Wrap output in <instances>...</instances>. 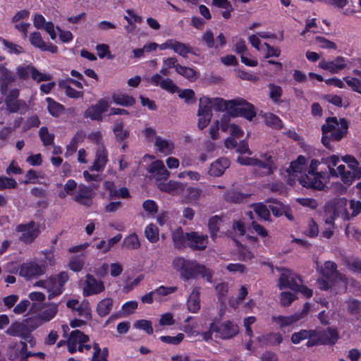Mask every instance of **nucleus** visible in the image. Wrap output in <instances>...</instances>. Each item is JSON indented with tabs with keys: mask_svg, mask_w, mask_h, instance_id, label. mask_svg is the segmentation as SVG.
Segmentation results:
<instances>
[{
	"mask_svg": "<svg viewBox=\"0 0 361 361\" xmlns=\"http://www.w3.org/2000/svg\"><path fill=\"white\" fill-rule=\"evenodd\" d=\"M29 355L30 352L27 351V345L25 341L12 343L8 348L7 356L11 360L17 359L25 360Z\"/></svg>",
	"mask_w": 361,
	"mask_h": 361,
	"instance_id": "obj_19",
	"label": "nucleus"
},
{
	"mask_svg": "<svg viewBox=\"0 0 361 361\" xmlns=\"http://www.w3.org/2000/svg\"><path fill=\"white\" fill-rule=\"evenodd\" d=\"M202 194L200 188L196 187H188L186 190L185 198L188 202H193L198 200Z\"/></svg>",
	"mask_w": 361,
	"mask_h": 361,
	"instance_id": "obj_54",
	"label": "nucleus"
},
{
	"mask_svg": "<svg viewBox=\"0 0 361 361\" xmlns=\"http://www.w3.org/2000/svg\"><path fill=\"white\" fill-rule=\"evenodd\" d=\"M31 77L37 82L48 81L50 80L51 78V76L49 74L39 72L34 66L32 70Z\"/></svg>",
	"mask_w": 361,
	"mask_h": 361,
	"instance_id": "obj_63",
	"label": "nucleus"
},
{
	"mask_svg": "<svg viewBox=\"0 0 361 361\" xmlns=\"http://www.w3.org/2000/svg\"><path fill=\"white\" fill-rule=\"evenodd\" d=\"M184 337L183 334L179 333L176 336H161L159 338L165 343L178 345L183 340Z\"/></svg>",
	"mask_w": 361,
	"mask_h": 361,
	"instance_id": "obj_61",
	"label": "nucleus"
},
{
	"mask_svg": "<svg viewBox=\"0 0 361 361\" xmlns=\"http://www.w3.org/2000/svg\"><path fill=\"white\" fill-rule=\"evenodd\" d=\"M29 11L27 10H22L17 12L12 18V23L16 30L22 32L25 37L27 35V30L30 27V23H24L29 18Z\"/></svg>",
	"mask_w": 361,
	"mask_h": 361,
	"instance_id": "obj_25",
	"label": "nucleus"
},
{
	"mask_svg": "<svg viewBox=\"0 0 361 361\" xmlns=\"http://www.w3.org/2000/svg\"><path fill=\"white\" fill-rule=\"evenodd\" d=\"M188 245L195 250H204L208 244V236L198 232L187 233Z\"/></svg>",
	"mask_w": 361,
	"mask_h": 361,
	"instance_id": "obj_22",
	"label": "nucleus"
},
{
	"mask_svg": "<svg viewBox=\"0 0 361 361\" xmlns=\"http://www.w3.org/2000/svg\"><path fill=\"white\" fill-rule=\"evenodd\" d=\"M109 103L106 99H99L92 106V120L102 121V114L107 111Z\"/></svg>",
	"mask_w": 361,
	"mask_h": 361,
	"instance_id": "obj_30",
	"label": "nucleus"
},
{
	"mask_svg": "<svg viewBox=\"0 0 361 361\" xmlns=\"http://www.w3.org/2000/svg\"><path fill=\"white\" fill-rule=\"evenodd\" d=\"M44 258L39 261L31 260L23 263L19 268V274L30 279L44 275L49 266H53L55 264L54 255L51 250H45L42 252Z\"/></svg>",
	"mask_w": 361,
	"mask_h": 361,
	"instance_id": "obj_3",
	"label": "nucleus"
},
{
	"mask_svg": "<svg viewBox=\"0 0 361 361\" xmlns=\"http://www.w3.org/2000/svg\"><path fill=\"white\" fill-rule=\"evenodd\" d=\"M92 142L96 145L95 157L92 164V172H97L96 175L92 173V180H99L102 178V176L99 173L103 171L108 161V152L103 143V136L101 132L97 131L92 133Z\"/></svg>",
	"mask_w": 361,
	"mask_h": 361,
	"instance_id": "obj_5",
	"label": "nucleus"
},
{
	"mask_svg": "<svg viewBox=\"0 0 361 361\" xmlns=\"http://www.w3.org/2000/svg\"><path fill=\"white\" fill-rule=\"evenodd\" d=\"M113 132L118 141H123L129 136V132L123 129V123L122 121H118L113 128Z\"/></svg>",
	"mask_w": 361,
	"mask_h": 361,
	"instance_id": "obj_48",
	"label": "nucleus"
},
{
	"mask_svg": "<svg viewBox=\"0 0 361 361\" xmlns=\"http://www.w3.org/2000/svg\"><path fill=\"white\" fill-rule=\"evenodd\" d=\"M68 280V275L66 272L62 271L58 275L50 276L46 280H40L34 285L35 287H40L46 289L48 299L51 300L61 294L63 286Z\"/></svg>",
	"mask_w": 361,
	"mask_h": 361,
	"instance_id": "obj_7",
	"label": "nucleus"
},
{
	"mask_svg": "<svg viewBox=\"0 0 361 361\" xmlns=\"http://www.w3.org/2000/svg\"><path fill=\"white\" fill-rule=\"evenodd\" d=\"M6 333L12 336L20 337L25 341H28L30 333L23 321L21 322H13L7 329Z\"/></svg>",
	"mask_w": 361,
	"mask_h": 361,
	"instance_id": "obj_26",
	"label": "nucleus"
},
{
	"mask_svg": "<svg viewBox=\"0 0 361 361\" xmlns=\"http://www.w3.org/2000/svg\"><path fill=\"white\" fill-rule=\"evenodd\" d=\"M87 336L83 334L79 330L73 331L71 333L70 337L68 339V349L71 353H73L77 350V345H78V350L82 352L84 349L89 350V345H84L83 343L88 341Z\"/></svg>",
	"mask_w": 361,
	"mask_h": 361,
	"instance_id": "obj_16",
	"label": "nucleus"
},
{
	"mask_svg": "<svg viewBox=\"0 0 361 361\" xmlns=\"http://www.w3.org/2000/svg\"><path fill=\"white\" fill-rule=\"evenodd\" d=\"M174 269L180 273V277L185 281L200 275L208 282L212 281L213 274L205 266L198 264L196 261L185 259L183 257H176L172 262Z\"/></svg>",
	"mask_w": 361,
	"mask_h": 361,
	"instance_id": "obj_2",
	"label": "nucleus"
},
{
	"mask_svg": "<svg viewBox=\"0 0 361 361\" xmlns=\"http://www.w3.org/2000/svg\"><path fill=\"white\" fill-rule=\"evenodd\" d=\"M347 200L344 197L337 198L328 202L324 207V220L326 224L334 226L336 219L341 217L344 221L350 219L347 209Z\"/></svg>",
	"mask_w": 361,
	"mask_h": 361,
	"instance_id": "obj_6",
	"label": "nucleus"
},
{
	"mask_svg": "<svg viewBox=\"0 0 361 361\" xmlns=\"http://www.w3.org/2000/svg\"><path fill=\"white\" fill-rule=\"evenodd\" d=\"M338 339V334L334 329L314 331L312 340L307 342L308 347L316 345H333Z\"/></svg>",
	"mask_w": 361,
	"mask_h": 361,
	"instance_id": "obj_10",
	"label": "nucleus"
},
{
	"mask_svg": "<svg viewBox=\"0 0 361 361\" xmlns=\"http://www.w3.org/2000/svg\"><path fill=\"white\" fill-rule=\"evenodd\" d=\"M264 118L267 126L279 129L282 128V122L276 115L271 113H266L264 114Z\"/></svg>",
	"mask_w": 361,
	"mask_h": 361,
	"instance_id": "obj_55",
	"label": "nucleus"
},
{
	"mask_svg": "<svg viewBox=\"0 0 361 361\" xmlns=\"http://www.w3.org/2000/svg\"><path fill=\"white\" fill-rule=\"evenodd\" d=\"M77 183L73 180H68L64 185L63 190H61L59 193L60 198H65L68 195H71L73 191L76 188Z\"/></svg>",
	"mask_w": 361,
	"mask_h": 361,
	"instance_id": "obj_58",
	"label": "nucleus"
},
{
	"mask_svg": "<svg viewBox=\"0 0 361 361\" xmlns=\"http://www.w3.org/2000/svg\"><path fill=\"white\" fill-rule=\"evenodd\" d=\"M247 195L238 191L231 190L226 192L224 198L226 202L233 203H241L246 200Z\"/></svg>",
	"mask_w": 361,
	"mask_h": 361,
	"instance_id": "obj_45",
	"label": "nucleus"
},
{
	"mask_svg": "<svg viewBox=\"0 0 361 361\" xmlns=\"http://www.w3.org/2000/svg\"><path fill=\"white\" fill-rule=\"evenodd\" d=\"M201 115L212 117V106L209 97H203L200 99L197 116Z\"/></svg>",
	"mask_w": 361,
	"mask_h": 361,
	"instance_id": "obj_36",
	"label": "nucleus"
},
{
	"mask_svg": "<svg viewBox=\"0 0 361 361\" xmlns=\"http://www.w3.org/2000/svg\"><path fill=\"white\" fill-rule=\"evenodd\" d=\"M23 322L30 334L44 324L39 314L25 319Z\"/></svg>",
	"mask_w": 361,
	"mask_h": 361,
	"instance_id": "obj_50",
	"label": "nucleus"
},
{
	"mask_svg": "<svg viewBox=\"0 0 361 361\" xmlns=\"http://www.w3.org/2000/svg\"><path fill=\"white\" fill-rule=\"evenodd\" d=\"M39 135L44 145H49L53 143L54 136L49 133L46 127H42L39 129Z\"/></svg>",
	"mask_w": 361,
	"mask_h": 361,
	"instance_id": "obj_64",
	"label": "nucleus"
},
{
	"mask_svg": "<svg viewBox=\"0 0 361 361\" xmlns=\"http://www.w3.org/2000/svg\"><path fill=\"white\" fill-rule=\"evenodd\" d=\"M259 342L268 343L271 345H279L282 342V336L279 333H271L266 336H262L257 338Z\"/></svg>",
	"mask_w": 361,
	"mask_h": 361,
	"instance_id": "obj_46",
	"label": "nucleus"
},
{
	"mask_svg": "<svg viewBox=\"0 0 361 361\" xmlns=\"http://www.w3.org/2000/svg\"><path fill=\"white\" fill-rule=\"evenodd\" d=\"M186 184L174 180L159 183L158 189L171 195H179L185 190Z\"/></svg>",
	"mask_w": 361,
	"mask_h": 361,
	"instance_id": "obj_23",
	"label": "nucleus"
},
{
	"mask_svg": "<svg viewBox=\"0 0 361 361\" xmlns=\"http://www.w3.org/2000/svg\"><path fill=\"white\" fill-rule=\"evenodd\" d=\"M200 288H195L189 295L187 301L188 309L190 312L195 313L200 309Z\"/></svg>",
	"mask_w": 361,
	"mask_h": 361,
	"instance_id": "obj_31",
	"label": "nucleus"
},
{
	"mask_svg": "<svg viewBox=\"0 0 361 361\" xmlns=\"http://www.w3.org/2000/svg\"><path fill=\"white\" fill-rule=\"evenodd\" d=\"M255 212L257 216L265 221L269 220L270 213L269 209L262 203H257L253 206Z\"/></svg>",
	"mask_w": 361,
	"mask_h": 361,
	"instance_id": "obj_56",
	"label": "nucleus"
},
{
	"mask_svg": "<svg viewBox=\"0 0 361 361\" xmlns=\"http://www.w3.org/2000/svg\"><path fill=\"white\" fill-rule=\"evenodd\" d=\"M59 85L61 89L65 90L66 94L71 98H80L83 95L82 91L74 90L71 85H66V82H59Z\"/></svg>",
	"mask_w": 361,
	"mask_h": 361,
	"instance_id": "obj_57",
	"label": "nucleus"
},
{
	"mask_svg": "<svg viewBox=\"0 0 361 361\" xmlns=\"http://www.w3.org/2000/svg\"><path fill=\"white\" fill-rule=\"evenodd\" d=\"M233 105V109L237 112L240 116L245 118L249 121H252L256 116V111L254 106L242 98H235L230 102Z\"/></svg>",
	"mask_w": 361,
	"mask_h": 361,
	"instance_id": "obj_15",
	"label": "nucleus"
},
{
	"mask_svg": "<svg viewBox=\"0 0 361 361\" xmlns=\"http://www.w3.org/2000/svg\"><path fill=\"white\" fill-rule=\"evenodd\" d=\"M113 304V300L111 298H106L102 300L96 307L97 313L102 317L108 315L112 309Z\"/></svg>",
	"mask_w": 361,
	"mask_h": 361,
	"instance_id": "obj_35",
	"label": "nucleus"
},
{
	"mask_svg": "<svg viewBox=\"0 0 361 361\" xmlns=\"http://www.w3.org/2000/svg\"><path fill=\"white\" fill-rule=\"evenodd\" d=\"M210 331L216 332L221 338L229 339L238 334V327L233 322L226 321L219 325L212 323L210 325Z\"/></svg>",
	"mask_w": 361,
	"mask_h": 361,
	"instance_id": "obj_17",
	"label": "nucleus"
},
{
	"mask_svg": "<svg viewBox=\"0 0 361 361\" xmlns=\"http://www.w3.org/2000/svg\"><path fill=\"white\" fill-rule=\"evenodd\" d=\"M16 81L13 71L8 68V63H0V91L6 94L8 87Z\"/></svg>",
	"mask_w": 361,
	"mask_h": 361,
	"instance_id": "obj_21",
	"label": "nucleus"
},
{
	"mask_svg": "<svg viewBox=\"0 0 361 361\" xmlns=\"http://www.w3.org/2000/svg\"><path fill=\"white\" fill-rule=\"evenodd\" d=\"M6 110L9 113L25 114L27 109L28 106L26 102L22 99L8 100L5 101Z\"/></svg>",
	"mask_w": 361,
	"mask_h": 361,
	"instance_id": "obj_29",
	"label": "nucleus"
},
{
	"mask_svg": "<svg viewBox=\"0 0 361 361\" xmlns=\"http://www.w3.org/2000/svg\"><path fill=\"white\" fill-rule=\"evenodd\" d=\"M310 311V305L306 302L303 305L301 312H295L290 316H272L271 320L273 322L277 324L280 328H283L290 326L299 320L305 318Z\"/></svg>",
	"mask_w": 361,
	"mask_h": 361,
	"instance_id": "obj_14",
	"label": "nucleus"
},
{
	"mask_svg": "<svg viewBox=\"0 0 361 361\" xmlns=\"http://www.w3.org/2000/svg\"><path fill=\"white\" fill-rule=\"evenodd\" d=\"M71 75L73 78H66L63 80H60L59 82H66V85H71V84H73L78 88H82V85L85 82L82 75L75 70H72L71 71Z\"/></svg>",
	"mask_w": 361,
	"mask_h": 361,
	"instance_id": "obj_37",
	"label": "nucleus"
},
{
	"mask_svg": "<svg viewBox=\"0 0 361 361\" xmlns=\"http://www.w3.org/2000/svg\"><path fill=\"white\" fill-rule=\"evenodd\" d=\"M221 221V219L220 216L216 215L212 216L209 219L208 222V228L210 231L211 237L214 239L216 236V233L219 229V224Z\"/></svg>",
	"mask_w": 361,
	"mask_h": 361,
	"instance_id": "obj_52",
	"label": "nucleus"
},
{
	"mask_svg": "<svg viewBox=\"0 0 361 361\" xmlns=\"http://www.w3.org/2000/svg\"><path fill=\"white\" fill-rule=\"evenodd\" d=\"M319 66L324 70L329 71L331 73H337L347 66V60L343 56H337L334 60L326 61L322 60Z\"/></svg>",
	"mask_w": 361,
	"mask_h": 361,
	"instance_id": "obj_24",
	"label": "nucleus"
},
{
	"mask_svg": "<svg viewBox=\"0 0 361 361\" xmlns=\"http://www.w3.org/2000/svg\"><path fill=\"white\" fill-rule=\"evenodd\" d=\"M33 66L30 65H19L16 68V80H25L31 75Z\"/></svg>",
	"mask_w": 361,
	"mask_h": 361,
	"instance_id": "obj_43",
	"label": "nucleus"
},
{
	"mask_svg": "<svg viewBox=\"0 0 361 361\" xmlns=\"http://www.w3.org/2000/svg\"><path fill=\"white\" fill-rule=\"evenodd\" d=\"M154 146L159 152L169 155L174 150V144L172 141L162 138L160 136L155 137Z\"/></svg>",
	"mask_w": 361,
	"mask_h": 361,
	"instance_id": "obj_27",
	"label": "nucleus"
},
{
	"mask_svg": "<svg viewBox=\"0 0 361 361\" xmlns=\"http://www.w3.org/2000/svg\"><path fill=\"white\" fill-rule=\"evenodd\" d=\"M287 173L290 177L289 180L290 185H292L290 181L298 179L300 183L306 188L322 190L326 187L320 173H306V158L302 155H300L297 160L291 162L287 169Z\"/></svg>",
	"mask_w": 361,
	"mask_h": 361,
	"instance_id": "obj_1",
	"label": "nucleus"
},
{
	"mask_svg": "<svg viewBox=\"0 0 361 361\" xmlns=\"http://www.w3.org/2000/svg\"><path fill=\"white\" fill-rule=\"evenodd\" d=\"M277 270L281 273L278 284L279 289L290 288L293 290L300 287L301 279L295 273L283 267L277 268Z\"/></svg>",
	"mask_w": 361,
	"mask_h": 361,
	"instance_id": "obj_12",
	"label": "nucleus"
},
{
	"mask_svg": "<svg viewBox=\"0 0 361 361\" xmlns=\"http://www.w3.org/2000/svg\"><path fill=\"white\" fill-rule=\"evenodd\" d=\"M238 161L242 165L254 166L262 176L270 175L276 169L274 158L268 154L263 157L262 160L251 157H238Z\"/></svg>",
	"mask_w": 361,
	"mask_h": 361,
	"instance_id": "obj_9",
	"label": "nucleus"
},
{
	"mask_svg": "<svg viewBox=\"0 0 361 361\" xmlns=\"http://www.w3.org/2000/svg\"><path fill=\"white\" fill-rule=\"evenodd\" d=\"M230 166V161L227 158L222 157L213 162L209 168V174L213 176H221L225 170Z\"/></svg>",
	"mask_w": 361,
	"mask_h": 361,
	"instance_id": "obj_28",
	"label": "nucleus"
},
{
	"mask_svg": "<svg viewBox=\"0 0 361 361\" xmlns=\"http://www.w3.org/2000/svg\"><path fill=\"white\" fill-rule=\"evenodd\" d=\"M176 73L192 82L196 80L199 76L198 73L195 69L181 65L178 66Z\"/></svg>",
	"mask_w": 361,
	"mask_h": 361,
	"instance_id": "obj_40",
	"label": "nucleus"
},
{
	"mask_svg": "<svg viewBox=\"0 0 361 361\" xmlns=\"http://www.w3.org/2000/svg\"><path fill=\"white\" fill-rule=\"evenodd\" d=\"M112 100L115 104L123 106H130L135 103L134 97L121 92L114 93Z\"/></svg>",
	"mask_w": 361,
	"mask_h": 361,
	"instance_id": "obj_33",
	"label": "nucleus"
},
{
	"mask_svg": "<svg viewBox=\"0 0 361 361\" xmlns=\"http://www.w3.org/2000/svg\"><path fill=\"white\" fill-rule=\"evenodd\" d=\"M58 312V306L56 305H51L39 314L43 323L47 322L52 319Z\"/></svg>",
	"mask_w": 361,
	"mask_h": 361,
	"instance_id": "obj_47",
	"label": "nucleus"
},
{
	"mask_svg": "<svg viewBox=\"0 0 361 361\" xmlns=\"http://www.w3.org/2000/svg\"><path fill=\"white\" fill-rule=\"evenodd\" d=\"M145 235L152 243H155L159 239V231L155 224H149L145 228Z\"/></svg>",
	"mask_w": 361,
	"mask_h": 361,
	"instance_id": "obj_39",
	"label": "nucleus"
},
{
	"mask_svg": "<svg viewBox=\"0 0 361 361\" xmlns=\"http://www.w3.org/2000/svg\"><path fill=\"white\" fill-rule=\"evenodd\" d=\"M16 231L20 233V240L27 244L32 243L40 233L39 225L34 221L18 225Z\"/></svg>",
	"mask_w": 361,
	"mask_h": 361,
	"instance_id": "obj_11",
	"label": "nucleus"
},
{
	"mask_svg": "<svg viewBox=\"0 0 361 361\" xmlns=\"http://www.w3.org/2000/svg\"><path fill=\"white\" fill-rule=\"evenodd\" d=\"M348 125L345 119L340 118L339 121L336 118H329L325 124L322 126L323 145L328 149H331L330 141H339L346 133Z\"/></svg>",
	"mask_w": 361,
	"mask_h": 361,
	"instance_id": "obj_4",
	"label": "nucleus"
},
{
	"mask_svg": "<svg viewBox=\"0 0 361 361\" xmlns=\"http://www.w3.org/2000/svg\"><path fill=\"white\" fill-rule=\"evenodd\" d=\"M146 81L150 85L159 86L161 89L171 93H175L178 91V86L171 78H164L159 73H155L151 77L146 78Z\"/></svg>",
	"mask_w": 361,
	"mask_h": 361,
	"instance_id": "obj_20",
	"label": "nucleus"
},
{
	"mask_svg": "<svg viewBox=\"0 0 361 361\" xmlns=\"http://www.w3.org/2000/svg\"><path fill=\"white\" fill-rule=\"evenodd\" d=\"M231 100H224L222 98H212L210 99V102L212 106V109H214L218 111H223L226 109H233V105H231L229 102Z\"/></svg>",
	"mask_w": 361,
	"mask_h": 361,
	"instance_id": "obj_41",
	"label": "nucleus"
},
{
	"mask_svg": "<svg viewBox=\"0 0 361 361\" xmlns=\"http://www.w3.org/2000/svg\"><path fill=\"white\" fill-rule=\"evenodd\" d=\"M47 109L49 113L55 117L59 116L64 110L62 104L56 102L51 97H47Z\"/></svg>",
	"mask_w": 361,
	"mask_h": 361,
	"instance_id": "obj_42",
	"label": "nucleus"
},
{
	"mask_svg": "<svg viewBox=\"0 0 361 361\" xmlns=\"http://www.w3.org/2000/svg\"><path fill=\"white\" fill-rule=\"evenodd\" d=\"M340 159L336 155H331L322 159V162L326 165L329 173L333 177H340L347 185H350L355 180V175L350 171L345 170L344 164H338Z\"/></svg>",
	"mask_w": 361,
	"mask_h": 361,
	"instance_id": "obj_8",
	"label": "nucleus"
},
{
	"mask_svg": "<svg viewBox=\"0 0 361 361\" xmlns=\"http://www.w3.org/2000/svg\"><path fill=\"white\" fill-rule=\"evenodd\" d=\"M171 50L183 58H186L188 54H195L193 49L189 44H184L176 39H173Z\"/></svg>",
	"mask_w": 361,
	"mask_h": 361,
	"instance_id": "obj_34",
	"label": "nucleus"
},
{
	"mask_svg": "<svg viewBox=\"0 0 361 361\" xmlns=\"http://www.w3.org/2000/svg\"><path fill=\"white\" fill-rule=\"evenodd\" d=\"M314 331L301 330L299 332L294 333L291 336V341L293 343H299L301 341L309 338L312 340Z\"/></svg>",
	"mask_w": 361,
	"mask_h": 361,
	"instance_id": "obj_51",
	"label": "nucleus"
},
{
	"mask_svg": "<svg viewBox=\"0 0 361 361\" xmlns=\"http://www.w3.org/2000/svg\"><path fill=\"white\" fill-rule=\"evenodd\" d=\"M73 200L79 204L88 205L90 202V189L83 185H80Z\"/></svg>",
	"mask_w": 361,
	"mask_h": 361,
	"instance_id": "obj_32",
	"label": "nucleus"
},
{
	"mask_svg": "<svg viewBox=\"0 0 361 361\" xmlns=\"http://www.w3.org/2000/svg\"><path fill=\"white\" fill-rule=\"evenodd\" d=\"M93 355L92 356V361H109L107 357L109 355V350L107 348H104L102 350L99 348L98 343L93 345Z\"/></svg>",
	"mask_w": 361,
	"mask_h": 361,
	"instance_id": "obj_44",
	"label": "nucleus"
},
{
	"mask_svg": "<svg viewBox=\"0 0 361 361\" xmlns=\"http://www.w3.org/2000/svg\"><path fill=\"white\" fill-rule=\"evenodd\" d=\"M123 245L127 248L137 250L140 247V242L138 236L135 233H131L123 240Z\"/></svg>",
	"mask_w": 361,
	"mask_h": 361,
	"instance_id": "obj_53",
	"label": "nucleus"
},
{
	"mask_svg": "<svg viewBox=\"0 0 361 361\" xmlns=\"http://www.w3.org/2000/svg\"><path fill=\"white\" fill-rule=\"evenodd\" d=\"M134 326L136 329H142L145 331L148 334H153V327L152 326V322L149 320L146 319H140L137 320L135 322Z\"/></svg>",
	"mask_w": 361,
	"mask_h": 361,
	"instance_id": "obj_60",
	"label": "nucleus"
},
{
	"mask_svg": "<svg viewBox=\"0 0 361 361\" xmlns=\"http://www.w3.org/2000/svg\"><path fill=\"white\" fill-rule=\"evenodd\" d=\"M172 239L174 246L180 248L188 241L187 233H184L181 228H178L172 233Z\"/></svg>",
	"mask_w": 361,
	"mask_h": 361,
	"instance_id": "obj_38",
	"label": "nucleus"
},
{
	"mask_svg": "<svg viewBox=\"0 0 361 361\" xmlns=\"http://www.w3.org/2000/svg\"><path fill=\"white\" fill-rule=\"evenodd\" d=\"M322 273L332 284L346 286L347 278L345 275L338 271L337 265L335 262L331 261L326 262L322 269Z\"/></svg>",
	"mask_w": 361,
	"mask_h": 361,
	"instance_id": "obj_13",
	"label": "nucleus"
},
{
	"mask_svg": "<svg viewBox=\"0 0 361 361\" xmlns=\"http://www.w3.org/2000/svg\"><path fill=\"white\" fill-rule=\"evenodd\" d=\"M18 185L16 180L13 178L4 176H0V190L6 189H13Z\"/></svg>",
	"mask_w": 361,
	"mask_h": 361,
	"instance_id": "obj_59",
	"label": "nucleus"
},
{
	"mask_svg": "<svg viewBox=\"0 0 361 361\" xmlns=\"http://www.w3.org/2000/svg\"><path fill=\"white\" fill-rule=\"evenodd\" d=\"M315 40L322 49H337V45L334 42H331L324 37L317 36L315 37Z\"/></svg>",
	"mask_w": 361,
	"mask_h": 361,
	"instance_id": "obj_62",
	"label": "nucleus"
},
{
	"mask_svg": "<svg viewBox=\"0 0 361 361\" xmlns=\"http://www.w3.org/2000/svg\"><path fill=\"white\" fill-rule=\"evenodd\" d=\"M148 172L155 180L157 187L159 183L167 180L170 176V172L165 167L163 161L156 160L153 161L148 168Z\"/></svg>",
	"mask_w": 361,
	"mask_h": 361,
	"instance_id": "obj_18",
	"label": "nucleus"
},
{
	"mask_svg": "<svg viewBox=\"0 0 361 361\" xmlns=\"http://www.w3.org/2000/svg\"><path fill=\"white\" fill-rule=\"evenodd\" d=\"M1 43L4 47V49L10 54L18 55L24 52L22 47L6 39H1Z\"/></svg>",
	"mask_w": 361,
	"mask_h": 361,
	"instance_id": "obj_49",
	"label": "nucleus"
}]
</instances>
